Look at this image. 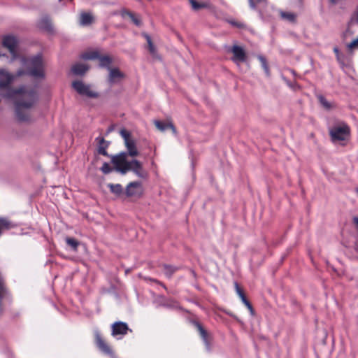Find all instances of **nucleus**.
Wrapping results in <instances>:
<instances>
[{"label":"nucleus","mask_w":358,"mask_h":358,"mask_svg":"<svg viewBox=\"0 0 358 358\" xmlns=\"http://www.w3.org/2000/svg\"><path fill=\"white\" fill-rule=\"evenodd\" d=\"M14 76L6 71H0V90L7 89V96L15 99V113L20 122L29 120V116L24 113L23 108L33 107L38 101V96L35 89L21 86L18 89L10 87Z\"/></svg>","instance_id":"obj_1"},{"label":"nucleus","mask_w":358,"mask_h":358,"mask_svg":"<svg viewBox=\"0 0 358 358\" xmlns=\"http://www.w3.org/2000/svg\"><path fill=\"white\" fill-rule=\"evenodd\" d=\"M27 73L34 78H44L43 63L41 55L34 56L28 61Z\"/></svg>","instance_id":"obj_2"},{"label":"nucleus","mask_w":358,"mask_h":358,"mask_svg":"<svg viewBox=\"0 0 358 358\" xmlns=\"http://www.w3.org/2000/svg\"><path fill=\"white\" fill-rule=\"evenodd\" d=\"M334 142L345 141L350 134V128L345 124L333 127L329 131Z\"/></svg>","instance_id":"obj_3"},{"label":"nucleus","mask_w":358,"mask_h":358,"mask_svg":"<svg viewBox=\"0 0 358 358\" xmlns=\"http://www.w3.org/2000/svg\"><path fill=\"white\" fill-rule=\"evenodd\" d=\"M72 87L81 96H85L89 98L99 97L98 92L92 90L90 85H86L81 80L73 81Z\"/></svg>","instance_id":"obj_4"},{"label":"nucleus","mask_w":358,"mask_h":358,"mask_svg":"<svg viewBox=\"0 0 358 358\" xmlns=\"http://www.w3.org/2000/svg\"><path fill=\"white\" fill-rule=\"evenodd\" d=\"M13 301V297L5 286L4 281L0 278V314L6 306H9Z\"/></svg>","instance_id":"obj_5"},{"label":"nucleus","mask_w":358,"mask_h":358,"mask_svg":"<svg viewBox=\"0 0 358 358\" xmlns=\"http://www.w3.org/2000/svg\"><path fill=\"white\" fill-rule=\"evenodd\" d=\"M227 51L233 54L231 61L237 66H239L241 63L246 62L247 55L242 47L238 45H234L231 47H229L227 49Z\"/></svg>","instance_id":"obj_6"},{"label":"nucleus","mask_w":358,"mask_h":358,"mask_svg":"<svg viewBox=\"0 0 358 358\" xmlns=\"http://www.w3.org/2000/svg\"><path fill=\"white\" fill-rule=\"evenodd\" d=\"M2 45L6 48L13 57L15 59L17 56L16 48L17 45V41L13 36H6L3 38Z\"/></svg>","instance_id":"obj_7"},{"label":"nucleus","mask_w":358,"mask_h":358,"mask_svg":"<svg viewBox=\"0 0 358 358\" xmlns=\"http://www.w3.org/2000/svg\"><path fill=\"white\" fill-rule=\"evenodd\" d=\"M108 71V82L110 86L120 83L125 77L124 73L117 68H111Z\"/></svg>","instance_id":"obj_8"},{"label":"nucleus","mask_w":358,"mask_h":358,"mask_svg":"<svg viewBox=\"0 0 358 358\" xmlns=\"http://www.w3.org/2000/svg\"><path fill=\"white\" fill-rule=\"evenodd\" d=\"M143 192L142 183L138 181L129 182L125 189L127 196H140Z\"/></svg>","instance_id":"obj_9"},{"label":"nucleus","mask_w":358,"mask_h":358,"mask_svg":"<svg viewBox=\"0 0 358 358\" xmlns=\"http://www.w3.org/2000/svg\"><path fill=\"white\" fill-rule=\"evenodd\" d=\"M95 342L99 350L107 355H113V352L110 347L102 338L100 333L95 331Z\"/></svg>","instance_id":"obj_10"},{"label":"nucleus","mask_w":358,"mask_h":358,"mask_svg":"<svg viewBox=\"0 0 358 358\" xmlns=\"http://www.w3.org/2000/svg\"><path fill=\"white\" fill-rule=\"evenodd\" d=\"M128 330L129 327L127 324L123 322H116L112 325V335L113 336H121L120 337H118L117 339H120L122 336L126 335Z\"/></svg>","instance_id":"obj_11"},{"label":"nucleus","mask_w":358,"mask_h":358,"mask_svg":"<svg viewBox=\"0 0 358 358\" xmlns=\"http://www.w3.org/2000/svg\"><path fill=\"white\" fill-rule=\"evenodd\" d=\"M194 324L199 331L200 336L206 346V350L210 351V338L208 333L204 329L199 322H194Z\"/></svg>","instance_id":"obj_12"},{"label":"nucleus","mask_w":358,"mask_h":358,"mask_svg":"<svg viewBox=\"0 0 358 358\" xmlns=\"http://www.w3.org/2000/svg\"><path fill=\"white\" fill-rule=\"evenodd\" d=\"M234 287L236 289V294L238 295V296L241 298L242 302L245 305V306L248 308L249 311L250 312L251 315L255 314V310L252 308V306L250 303V301L247 299L243 291L241 289V288L239 287L238 282H234Z\"/></svg>","instance_id":"obj_13"},{"label":"nucleus","mask_w":358,"mask_h":358,"mask_svg":"<svg viewBox=\"0 0 358 358\" xmlns=\"http://www.w3.org/2000/svg\"><path fill=\"white\" fill-rule=\"evenodd\" d=\"M97 143V152L99 155L108 157V154L106 151V149L109 146V142L106 141L103 137L98 136L95 139Z\"/></svg>","instance_id":"obj_14"},{"label":"nucleus","mask_w":358,"mask_h":358,"mask_svg":"<svg viewBox=\"0 0 358 358\" xmlns=\"http://www.w3.org/2000/svg\"><path fill=\"white\" fill-rule=\"evenodd\" d=\"M131 162V171L140 178H145L146 173L143 171V166L141 162L136 159H134Z\"/></svg>","instance_id":"obj_15"},{"label":"nucleus","mask_w":358,"mask_h":358,"mask_svg":"<svg viewBox=\"0 0 358 358\" xmlns=\"http://www.w3.org/2000/svg\"><path fill=\"white\" fill-rule=\"evenodd\" d=\"M127 153L125 152H120V154L113 156L111 162L115 165V168L130 162L127 160Z\"/></svg>","instance_id":"obj_16"},{"label":"nucleus","mask_w":358,"mask_h":358,"mask_svg":"<svg viewBox=\"0 0 358 358\" xmlns=\"http://www.w3.org/2000/svg\"><path fill=\"white\" fill-rule=\"evenodd\" d=\"M88 69L89 67L87 65L81 63H77L74 64L71 68V71L73 74L77 76L84 75Z\"/></svg>","instance_id":"obj_17"},{"label":"nucleus","mask_w":358,"mask_h":358,"mask_svg":"<svg viewBox=\"0 0 358 358\" xmlns=\"http://www.w3.org/2000/svg\"><path fill=\"white\" fill-rule=\"evenodd\" d=\"M125 146L127 150V155H129L131 157H136L138 155V152L136 146V143L134 139L127 142L125 143Z\"/></svg>","instance_id":"obj_18"},{"label":"nucleus","mask_w":358,"mask_h":358,"mask_svg":"<svg viewBox=\"0 0 358 358\" xmlns=\"http://www.w3.org/2000/svg\"><path fill=\"white\" fill-rule=\"evenodd\" d=\"M98 59L99 61V66L101 68H106L108 70L111 69L110 64L113 62V59L110 56L100 55L99 58Z\"/></svg>","instance_id":"obj_19"},{"label":"nucleus","mask_w":358,"mask_h":358,"mask_svg":"<svg viewBox=\"0 0 358 358\" xmlns=\"http://www.w3.org/2000/svg\"><path fill=\"white\" fill-rule=\"evenodd\" d=\"M38 27L43 30L51 31L52 30V26L51 21L49 17H44L41 19L38 22Z\"/></svg>","instance_id":"obj_20"},{"label":"nucleus","mask_w":358,"mask_h":358,"mask_svg":"<svg viewBox=\"0 0 358 358\" xmlns=\"http://www.w3.org/2000/svg\"><path fill=\"white\" fill-rule=\"evenodd\" d=\"M164 275L168 278H171L172 275L178 270V267L169 264L163 265Z\"/></svg>","instance_id":"obj_21"},{"label":"nucleus","mask_w":358,"mask_h":358,"mask_svg":"<svg viewBox=\"0 0 358 358\" xmlns=\"http://www.w3.org/2000/svg\"><path fill=\"white\" fill-rule=\"evenodd\" d=\"M280 15L282 19L287 20L289 22H295L296 19V15L293 13L285 12L280 10Z\"/></svg>","instance_id":"obj_22"},{"label":"nucleus","mask_w":358,"mask_h":358,"mask_svg":"<svg viewBox=\"0 0 358 358\" xmlns=\"http://www.w3.org/2000/svg\"><path fill=\"white\" fill-rule=\"evenodd\" d=\"M108 187L113 194L117 196H120L123 193V188L120 184L109 183Z\"/></svg>","instance_id":"obj_23"},{"label":"nucleus","mask_w":358,"mask_h":358,"mask_svg":"<svg viewBox=\"0 0 358 358\" xmlns=\"http://www.w3.org/2000/svg\"><path fill=\"white\" fill-rule=\"evenodd\" d=\"M163 301L161 302L160 306L168 308H178L179 305L177 301L172 299H166L164 297H162Z\"/></svg>","instance_id":"obj_24"},{"label":"nucleus","mask_w":358,"mask_h":358,"mask_svg":"<svg viewBox=\"0 0 358 358\" xmlns=\"http://www.w3.org/2000/svg\"><path fill=\"white\" fill-rule=\"evenodd\" d=\"M100 54L98 51H91L84 52L81 55V58L85 60H95L99 58Z\"/></svg>","instance_id":"obj_25"},{"label":"nucleus","mask_w":358,"mask_h":358,"mask_svg":"<svg viewBox=\"0 0 358 358\" xmlns=\"http://www.w3.org/2000/svg\"><path fill=\"white\" fill-rule=\"evenodd\" d=\"M92 22V16L90 13H83L80 15V24L83 26L89 25Z\"/></svg>","instance_id":"obj_26"},{"label":"nucleus","mask_w":358,"mask_h":358,"mask_svg":"<svg viewBox=\"0 0 358 358\" xmlns=\"http://www.w3.org/2000/svg\"><path fill=\"white\" fill-rule=\"evenodd\" d=\"M66 244L71 247V248L74 251L76 252L78 250V247L80 245V242L75 239L74 238L71 237H66L65 238Z\"/></svg>","instance_id":"obj_27"},{"label":"nucleus","mask_w":358,"mask_h":358,"mask_svg":"<svg viewBox=\"0 0 358 358\" xmlns=\"http://www.w3.org/2000/svg\"><path fill=\"white\" fill-rule=\"evenodd\" d=\"M14 227L8 219L0 218V230L2 231L3 229H9Z\"/></svg>","instance_id":"obj_28"},{"label":"nucleus","mask_w":358,"mask_h":358,"mask_svg":"<svg viewBox=\"0 0 358 358\" xmlns=\"http://www.w3.org/2000/svg\"><path fill=\"white\" fill-rule=\"evenodd\" d=\"M257 58L259 60L262 67L263 68L266 76H269L270 71H269V67L267 64L266 59L262 55H258Z\"/></svg>","instance_id":"obj_29"},{"label":"nucleus","mask_w":358,"mask_h":358,"mask_svg":"<svg viewBox=\"0 0 358 358\" xmlns=\"http://www.w3.org/2000/svg\"><path fill=\"white\" fill-rule=\"evenodd\" d=\"M318 101L320 103L322 106V107L327 110H329L331 108V104L326 99V98L322 95L317 96Z\"/></svg>","instance_id":"obj_30"},{"label":"nucleus","mask_w":358,"mask_h":358,"mask_svg":"<svg viewBox=\"0 0 358 358\" xmlns=\"http://www.w3.org/2000/svg\"><path fill=\"white\" fill-rule=\"evenodd\" d=\"M154 122L156 127L161 131H164L166 129L169 128V124H171V122L166 123L159 120H155Z\"/></svg>","instance_id":"obj_31"},{"label":"nucleus","mask_w":358,"mask_h":358,"mask_svg":"<svg viewBox=\"0 0 358 358\" xmlns=\"http://www.w3.org/2000/svg\"><path fill=\"white\" fill-rule=\"evenodd\" d=\"M115 169L120 172L122 174H125L127 171H131V162L127 163L126 164L117 166Z\"/></svg>","instance_id":"obj_32"},{"label":"nucleus","mask_w":358,"mask_h":358,"mask_svg":"<svg viewBox=\"0 0 358 358\" xmlns=\"http://www.w3.org/2000/svg\"><path fill=\"white\" fill-rule=\"evenodd\" d=\"M194 10H199L200 8H206V5L203 3H199L196 0H189Z\"/></svg>","instance_id":"obj_33"},{"label":"nucleus","mask_w":358,"mask_h":358,"mask_svg":"<svg viewBox=\"0 0 358 358\" xmlns=\"http://www.w3.org/2000/svg\"><path fill=\"white\" fill-rule=\"evenodd\" d=\"M266 0H248L250 8L253 10H257V4Z\"/></svg>","instance_id":"obj_34"},{"label":"nucleus","mask_w":358,"mask_h":358,"mask_svg":"<svg viewBox=\"0 0 358 358\" xmlns=\"http://www.w3.org/2000/svg\"><path fill=\"white\" fill-rule=\"evenodd\" d=\"M113 169L110 167V166L109 165L108 163L107 162H104L102 165V166L101 167V171L104 173V174H108L110 173L111 171H112Z\"/></svg>","instance_id":"obj_35"},{"label":"nucleus","mask_w":358,"mask_h":358,"mask_svg":"<svg viewBox=\"0 0 358 358\" xmlns=\"http://www.w3.org/2000/svg\"><path fill=\"white\" fill-rule=\"evenodd\" d=\"M120 134H121L122 137L124 138V143L132 140V138H131L130 134L125 129H122L120 131Z\"/></svg>","instance_id":"obj_36"},{"label":"nucleus","mask_w":358,"mask_h":358,"mask_svg":"<svg viewBox=\"0 0 358 358\" xmlns=\"http://www.w3.org/2000/svg\"><path fill=\"white\" fill-rule=\"evenodd\" d=\"M229 22L232 26L238 27V28H240V29H243V28H245L246 27L245 24L243 22H239V21L229 20Z\"/></svg>","instance_id":"obj_37"},{"label":"nucleus","mask_w":358,"mask_h":358,"mask_svg":"<svg viewBox=\"0 0 358 358\" xmlns=\"http://www.w3.org/2000/svg\"><path fill=\"white\" fill-rule=\"evenodd\" d=\"M132 22L137 26L140 27L141 25V21L139 18L136 17L135 15L132 13L131 15L129 17Z\"/></svg>","instance_id":"obj_38"},{"label":"nucleus","mask_w":358,"mask_h":358,"mask_svg":"<svg viewBox=\"0 0 358 358\" xmlns=\"http://www.w3.org/2000/svg\"><path fill=\"white\" fill-rule=\"evenodd\" d=\"M120 14L124 18L126 16L130 17L132 13L124 8L120 10Z\"/></svg>","instance_id":"obj_39"},{"label":"nucleus","mask_w":358,"mask_h":358,"mask_svg":"<svg viewBox=\"0 0 358 358\" xmlns=\"http://www.w3.org/2000/svg\"><path fill=\"white\" fill-rule=\"evenodd\" d=\"M148 45V49H149L150 52L152 55H155V48L152 42V41H149V43Z\"/></svg>","instance_id":"obj_40"},{"label":"nucleus","mask_w":358,"mask_h":358,"mask_svg":"<svg viewBox=\"0 0 358 358\" xmlns=\"http://www.w3.org/2000/svg\"><path fill=\"white\" fill-rule=\"evenodd\" d=\"M348 46L350 49L358 47V38L356 40H354Z\"/></svg>","instance_id":"obj_41"},{"label":"nucleus","mask_w":358,"mask_h":358,"mask_svg":"<svg viewBox=\"0 0 358 358\" xmlns=\"http://www.w3.org/2000/svg\"><path fill=\"white\" fill-rule=\"evenodd\" d=\"M169 128L172 130L173 133L175 135H176V134H177L176 129L175 126L172 123H171L169 124Z\"/></svg>","instance_id":"obj_42"},{"label":"nucleus","mask_w":358,"mask_h":358,"mask_svg":"<svg viewBox=\"0 0 358 358\" xmlns=\"http://www.w3.org/2000/svg\"><path fill=\"white\" fill-rule=\"evenodd\" d=\"M353 222L355 224L356 227L358 229V217H355L353 218Z\"/></svg>","instance_id":"obj_43"},{"label":"nucleus","mask_w":358,"mask_h":358,"mask_svg":"<svg viewBox=\"0 0 358 358\" xmlns=\"http://www.w3.org/2000/svg\"><path fill=\"white\" fill-rule=\"evenodd\" d=\"M144 36H145V38L147 40L148 44L149 43V41H152V39L150 37V36H148V34H145Z\"/></svg>","instance_id":"obj_44"},{"label":"nucleus","mask_w":358,"mask_h":358,"mask_svg":"<svg viewBox=\"0 0 358 358\" xmlns=\"http://www.w3.org/2000/svg\"><path fill=\"white\" fill-rule=\"evenodd\" d=\"M334 52H335L336 55H338V52H339V50H338V49L337 48H334Z\"/></svg>","instance_id":"obj_45"},{"label":"nucleus","mask_w":358,"mask_h":358,"mask_svg":"<svg viewBox=\"0 0 358 358\" xmlns=\"http://www.w3.org/2000/svg\"><path fill=\"white\" fill-rule=\"evenodd\" d=\"M4 55H5L4 54L0 53V57H2V56H4Z\"/></svg>","instance_id":"obj_46"},{"label":"nucleus","mask_w":358,"mask_h":358,"mask_svg":"<svg viewBox=\"0 0 358 358\" xmlns=\"http://www.w3.org/2000/svg\"><path fill=\"white\" fill-rule=\"evenodd\" d=\"M22 72H21V71H19V72H18V75H22Z\"/></svg>","instance_id":"obj_47"},{"label":"nucleus","mask_w":358,"mask_h":358,"mask_svg":"<svg viewBox=\"0 0 358 358\" xmlns=\"http://www.w3.org/2000/svg\"><path fill=\"white\" fill-rule=\"evenodd\" d=\"M162 285L164 287V288L166 289V286L164 285Z\"/></svg>","instance_id":"obj_48"},{"label":"nucleus","mask_w":358,"mask_h":358,"mask_svg":"<svg viewBox=\"0 0 358 358\" xmlns=\"http://www.w3.org/2000/svg\"><path fill=\"white\" fill-rule=\"evenodd\" d=\"M1 234V231L0 230V235Z\"/></svg>","instance_id":"obj_49"},{"label":"nucleus","mask_w":358,"mask_h":358,"mask_svg":"<svg viewBox=\"0 0 358 358\" xmlns=\"http://www.w3.org/2000/svg\"><path fill=\"white\" fill-rule=\"evenodd\" d=\"M357 192H358V190H357Z\"/></svg>","instance_id":"obj_50"}]
</instances>
